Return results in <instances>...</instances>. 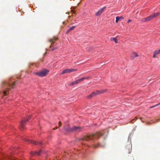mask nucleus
<instances>
[{"instance_id": "f257e3e1", "label": "nucleus", "mask_w": 160, "mask_h": 160, "mask_svg": "<svg viewBox=\"0 0 160 160\" xmlns=\"http://www.w3.org/2000/svg\"><path fill=\"white\" fill-rule=\"evenodd\" d=\"M16 82L12 83V82H10V81H4L2 82V87L3 88L4 90L3 93L4 95H6V92L7 91L9 90L11 88H13V86L15 84Z\"/></svg>"}, {"instance_id": "f03ea898", "label": "nucleus", "mask_w": 160, "mask_h": 160, "mask_svg": "<svg viewBox=\"0 0 160 160\" xmlns=\"http://www.w3.org/2000/svg\"><path fill=\"white\" fill-rule=\"evenodd\" d=\"M102 134H103L101 133L100 132H98L96 133L87 135L82 138L81 140H82L83 142H84L85 141H88L90 140H94L95 139L99 138Z\"/></svg>"}, {"instance_id": "7ed1b4c3", "label": "nucleus", "mask_w": 160, "mask_h": 160, "mask_svg": "<svg viewBox=\"0 0 160 160\" xmlns=\"http://www.w3.org/2000/svg\"><path fill=\"white\" fill-rule=\"evenodd\" d=\"M65 130L67 131H79L81 128L78 126H73L72 128H70L69 125H66L64 127Z\"/></svg>"}, {"instance_id": "20e7f679", "label": "nucleus", "mask_w": 160, "mask_h": 160, "mask_svg": "<svg viewBox=\"0 0 160 160\" xmlns=\"http://www.w3.org/2000/svg\"><path fill=\"white\" fill-rule=\"evenodd\" d=\"M49 72L48 70L44 69L40 72H35V73L40 77H44Z\"/></svg>"}, {"instance_id": "39448f33", "label": "nucleus", "mask_w": 160, "mask_h": 160, "mask_svg": "<svg viewBox=\"0 0 160 160\" xmlns=\"http://www.w3.org/2000/svg\"><path fill=\"white\" fill-rule=\"evenodd\" d=\"M104 92V91H99L98 90L94 92L91 93L90 95L88 96L87 98L90 99L93 97L96 96L98 94H101Z\"/></svg>"}, {"instance_id": "423d86ee", "label": "nucleus", "mask_w": 160, "mask_h": 160, "mask_svg": "<svg viewBox=\"0 0 160 160\" xmlns=\"http://www.w3.org/2000/svg\"><path fill=\"white\" fill-rule=\"evenodd\" d=\"M104 92V91H99L98 90L94 92L91 93L90 95L88 96L87 98L90 99L93 97L96 96L98 94H101Z\"/></svg>"}, {"instance_id": "0eeeda50", "label": "nucleus", "mask_w": 160, "mask_h": 160, "mask_svg": "<svg viewBox=\"0 0 160 160\" xmlns=\"http://www.w3.org/2000/svg\"><path fill=\"white\" fill-rule=\"evenodd\" d=\"M77 70V69H67L63 70L61 74H63L65 73H69L73 72L76 71Z\"/></svg>"}, {"instance_id": "6e6552de", "label": "nucleus", "mask_w": 160, "mask_h": 160, "mask_svg": "<svg viewBox=\"0 0 160 160\" xmlns=\"http://www.w3.org/2000/svg\"><path fill=\"white\" fill-rule=\"evenodd\" d=\"M58 38L55 37H53L52 38H50L48 40V42L51 43V45L50 46V48L53 47L54 43L55 42L58 40Z\"/></svg>"}, {"instance_id": "1a4fd4ad", "label": "nucleus", "mask_w": 160, "mask_h": 160, "mask_svg": "<svg viewBox=\"0 0 160 160\" xmlns=\"http://www.w3.org/2000/svg\"><path fill=\"white\" fill-rule=\"evenodd\" d=\"M30 119V117L28 116V118L27 119H24L22 120V121L21 122L20 124V128H22L23 129L25 128V126H24V124L25 123L27 122H28Z\"/></svg>"}, {"instance_id": "9d476101", "label": "nucleus", "mask_w": 160, "mask_h": 160, "mask_svg": "<svg viewBox=\"0 0 160 160\" xmlns=\"http://www.w3.org/2000/svg\"><path fill=\"white\" fill-rule=\"evenodd\" d=\"M106 8V7L105 6L101 8L96 13L95 15L97 16H99L101 15L102 13L104 11V10Z\"/></svg>"}, {"instance_id": "9b49d317", "label": "nucleus", "mask_w": 160, "mask_h": 160, "mask_svg": "<svg viewBox=\"0 0 160 160\" xmlns=\"http://www.w3.org/2000/svg\"><path fill=\"white\" fill-rule=\"evenodd\" d=\"M90 76H88L86 77H83L80 79H77L76 80V83L77 84H78V83H79L81 82H82L84 79H89V78H90Z\"/></svg>"}, {"instance_id": "f8f14e48", "label": "nucleus", "mask_w": 160, "mask_h": 160, "mask_svg": "<svg viewBox=\"0 0 160 160\" xmlns=\"http://www.w3.org/2000/svg\"><path fill=\"white\" fill-rule=\"evenodd\" d=\"M138 56H139L138 55L137 53L135 52H133L131 53V59L133 60L136 57H138Z\"/></svg>"}, {"instance_id": "ddd939ff", "label": "nucleus", "mask_w": 160, "mask_h": 160, "mask_svg": "<svg viewBox=\"0 0 160 160\" xmlns=\"http://www.w3.org/2000/svg\"><path fill=\"white\" fill-rule=\"evenodd\" d=\"M42 152V151L41 150H39L38 152H32L31 153V154L32 155H37V156H39Z\"/></svg>"}, {"instance_id": "4468645a", "label": "nucleus", "mask_w": 160, "mask_h": 160, "mask_svg": "<svg viewBox=\"0 0 160 160\" xmlns=\"http://www.w3.org/2000/svg\"><path fill=\"white\" fill-rule=\"evenodd\" d=\"M25 140L26 141L28 142H29L30 143H32L33 144L36 145V144H37L38 143V142H36L33 141L32 140H29V139H28L27 138L25 139Z\"/></svg>"}, {"instance_id": "2eb2a0df", "label": "nucleus", "mask_w": 160, "mask_h": 160, "mask_svg": "<svg viewBox=\"0 0 160 160\" xmlns=\"http://www.w3.org/2000/svg\"><path fill=\"white\" fill-rule=\"evenodd\" d=\"M160 54V49L158 50H156L154 52V54L153 56V58H155L156 55Z\"/></svg>"}, {"instance_id": "dca6fc26", "label": "nucleus", "mask_w": 160, "mask_h": 160, "mask_svg": "<svg viewBox=\"0 0 160 160\" xmlns=\"http://www.w3.org/2000/svg\"><path fill=\"white\" fill-rule=\"evenodd\" d=\"M76 27V26H73L68 29L67 32H66V34H68L70 32L73 30L74 28Z\"/></svg>"}, {"instance_id": "f3484780", "label": "nucleus", "mask_w": 160, "mask_h": 160, "mask_svg": "<svg viewBox=\"0 0 160 160\" xmlns=\"http://www.w3.org/2000/svg\"><path fill=\"white\" fill-rule=\"evenodd\" d=\"M124 17L122 16L120 17H116V22L117 23L119 20H121L122 19H124Z\"/></svg>"}, {"instance_id": "a211bd4d", "label": "nucleus", "mask_w": 160, "mask_h": 160, "mask_svg": "<svg viewBox=\"0 0 160 160\" xmlns=\"http://www.w3.org/2000/svg\"><path fill=\"white\" fill-rule=\"evenodd\" d=\"M148 21H149L154 18L152 14L148 17H147Z\"/></svg>"}, {"instance_id": "6ab92c4d", "label": "nucleus", "mask_w": 160, "mask_h": 160, "mask_svg": "<svg viewBox=\"0 0 160 160\" xmlns=\"http://www.w3.org/2000/svg\"><path fill=\"white\" fill-rule=\"evenodd\" d=\"M101 147H104V146H101L99 143H98L97 144H94L92 146V147L94 148H97Z\"/></svg>"}, {"instance_id": "aec40b11", "label": "nucleus", "mask_w": 160, "mask_h": 160, "mask_svg": "<svg viewBox=\"0 0 160 160\" xmlns=\"http://www.w3.org/2000/svg\"><path fill=\"white\" fill-rule=\"evenodd\" d=\"M110 40L111 41H114L116 43H118L117 39L116 38H110Z\"/></svg>"}, {"instance_id": "412c9836", "label": "nucleus", "mask_w": 160, "mask_h": 160, "mask_svg": "<svg viewBox=\"0 0 160 160\" xmlns=\"http://www.w3.org/2000/svg\"><path fill=\"white\" fill-rule=\"evenodd\" d=\"M153 15L154 16V18L157 17L159 16L160 15V12H158L156 13H154L153 14Z\"/></svg>"}, {"instance_id": "4be33fe9", "label": "nucleus", "mask_w": 160, "mask_h": 160, "mask_svg": "<svg viewBox=\"0 0 160 160\" xmlns=\"http://www.w3.org/2000/svg\"><path fill=\"white\" fill-rule=\"evenodd\" d=\"M77 83H76V81H74V82H71V83H70V84H69V85L70 86H72V85H74L75 84H77Z\"/></svg>"}, {"instance_id": "5701e85b", "label": "nucleus", "mask_w": 160, "mask_h": 160, "mask_svg": "<svg viewBox=\"0 0 160 160\" xmlns=\"http://www.w3.org/2000/svg\"><path fill=\"white\" fill-rule=\"evenodd\" d=\"M141 21L143 22H148L147 17L142 18V19Z\"/></svg>"}, {"instance_id": "b1692460", "label": "nucleus", "mask_w": 160, "mask_h": 160, "mask_svg": "<svg viewBox=\"0 0 160 160\" xmlns=\"http://www.w3.org/2000/svg\"><path fill=\"white\" fill-rule=\"evenodd\" d=\"M159 104H160V103H159V104H157V105H154V106H153L151 107H150V108H154V107H155L156 106H158V105H159Z\"/></svg>"}, {"instance_id": "393cba45", "label": "nucleus", "mask_w": 160, "mask_h": 160, "mask_svg": "<svg viewBox=\"0 0 160 160\" xmlns=\"http://www.w3.org/2000/svg\"><path fill=\"white\" fill-rule=\"evenodd\" d=\"M92 49V47H89V48H88V51H90Z\"/></svg>"}, {"instance_id": "a878e982", "label": "nucleus", "mask_w": 160, "mask_h": 160, "mask_svg": "<svg viewBox=\"0 0 160 160\" xmlns=\"http://www.w3.org/2000/svg\"><path fill=\"white\" fill-rule=\"evenodd\" d=\"M59 126L61 127V123L60 121L59 122Z\"/></svg>"}, {"instance_id": "bb28decb", "label": "nucleus", "mask_w": 160, "mask_h": 160, "mask_svg": "<svg viewBox=\"0 0 160 160\" xmlns=\"http://www.w3.org/2000/svg\"><path fill=\"white\" fill-rule=\"evenodd\" d=\"M131 22V20H130V19H129V20H128V21L127 22H128V23H129L130 22Z\"/></svg>"}, {"instance_id": "cd10ccee", "label": "nucleus", "mask_w": 160, "mask_h": 160, "mask_svg": "<svg viewBox=\"0 0 160 160\" xmlns=\"http://www.w3.org/2000/svg\"><path fill=\"white\" fill-rule=\"evenodd\" d=\"M131 152V149L130 150H129L128 151V153H130Z\"/></svg>"}, {"instance_id": "c85d7f7f", "label": "nucleus", "mask_w": 160, "mask_h": 160, "mask_svg": "<svg viewBox=\"0 0 160 160\" xmlns=\"http://www.w3.org/2000/svg\"><path fill=\"white\" fill-rule=\"evenodd\" d=\"M56 48H53L51 50L52 51H53Z\"/></svg>"}, {"instance_id": "c756f323", "label": "nucleus", "mask_w": 160, "mask_h": 160, "mask_svg": "<svg viewBox=\"0 0 160 160\" xmlns=\"http://www.w3.org/2000/svg\"><path fill=\"white\" fill-rule=\"evenodd\" d=\"M58 128L57 127H56V128H53V130H55L56 129H57Z\"/></svg>"}, {"instance_id": "7c9ffc66", "label": "nucleus", "mask_w": 160, "mask_h": 160, "mask_svg": "<svg viewBox=\"0 0 160 160\" xmlns=\"http://www.w3.org/2000/svg\"><path fill=\"white\" fill-rule=\"evenodd\" d=\"M134 120H135V119H133L132 121H130V122H132V121H134Z\"/></svg>"}, {"instance_id": "2f4dec72", "label": "nucleus", "mask_w": 160, "mask_h": 160, "mask_svg": "<svg viewBox=\"0 0 160 160\" xmlns=\"http://www.w3.org/2000/svg\"><path fill=\"white\" fill-rule=\"evenodd\" d=\"M39 144H40V145H41V144H42V142H40V143H39Z\"/></svg>"}, {"instance_id": "473e14b6", "label": "nucleus", "mask_w": 160, "mask_h": 160, "mask_svg": "<svg viewBox=\"0 0 160 160\" xmlns=\"http://www.w3.org/2000/svg\"><path fill=\"white\" fill-rule=\"evenodd\" d=\"M140 119H141V118H140Z\"/></svg>"}]
</instances>
